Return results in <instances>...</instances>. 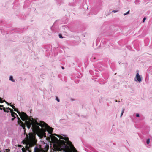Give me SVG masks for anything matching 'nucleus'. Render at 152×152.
Instances as JSON below:
<instances>
[{
  "instance_id": "obj_1",
  "label": "nucleus",
  "mask_w": 152,
  "mask_h": 152,
  "mask_svg": "<svg viewBox=\"0 0 152 152\" xmlns=\"http://www.w3.org/2000/svg\"><path fill=\"white\" fill-rule=\"evenodd\" d=\"M32 120L30 119V121H26L25 124L27 127L29 129L32 125V129L33 131L36 132L37 135L39 137H46L45 131L46 130L43 128L40 129L39 125L42 127H44V125L43 123H45L43 121H41L40 123L37 122V120H34L32 118Z\"/></svg>"
},
{
  "instance_id": "obj_2",
  "label": "nucleus",
  "mask_w": 152,
  "mask_h": 152,
  "mask_svg": "<svg viewBox=\"0 0 152 152\" xmlns=\"http://www.w3.org/2000/svg\"><path fill=\"white\" fill-rule=\"evenodd\" d=\"M66 142L63 140H60L58 146L57 148V150L58 151H61L63 150L65 152H72L70 148L74 147L72 144L71 142L68 140H66Z\"/></svg>"
},
{
  "instance_id": "obj_3",
  "label": "nucleus",
  "mask_w": 152,
  "mask_h": 152,
  "mask_svg": "<svg viewBox=\"0 0 152 152\" xmlns=\"http://www.w3.org/2000/svg\"><path fill=\"white\" fill-rule=\"evenodd\" d=\"M19 114V116L20 117L21 119L23 121H24L25 120H26L25 121H27V120H28V121H31V120L30 119H31L29 118L28 116L24 112H20V113Z\"/></svg>"
},
{
  "instance_id": "obj_4",
  "label": "nucleus",
  "mask_w": 152,
  "mask_h": 152,
  "mask_svg": "<svg viewBox=\"0 0 152 152\" xmlns=\"http://www.w3.org/2000/svg\"><path fill=\"white\" fill-rule=\"evenodd\" d=\"M43 124L44 125V127H45L46 129L48 132V133L50 134H51L53 132V128L49 126L46 123H43Z\"/></svg>"
},
{
  "instance_id": "obj_5",
  "label": "nucleus",
  "mask_w": 152,
  "mask_h": 152,
  "mask_svg": "<svg viewBox=\"0 0 152 152\" xmlns=\"http://www.w3.org/2000/svg\"><path fill=\"white\" fill-rule=\"evenodd\" d=\"M17 118L18 119V123L20 126L22 127L23 129H24L25 127V125L20 119V118L18 116Z\"/></svg>"
},
{
  "instance_id": "obj_6",
  "label": "nucleus",
  "mask_w": 152,
  "mask_h": 152,
  "mask_svg": "<svg viewBox=\"0 0 152 152\" xmlns=\"http://www.w3.org/2000/svg\"><path fill=\"white\" fill-rule=\"evenodd\" d=\"M29 137L31 140H36L35 139V135L33 133L29 134Z\"/></svg>"
},
{
  "instance_id": "obj_7",
  "label": "nucleus",
  "mask_w": 152,
  "mask_h": 152,
  "mask_svg": "<svg viewBox=\"0 0 152 152\" xmlns=\"http://www.w3.org/2000/svg\"><path fill=\"white\" fill-rule=\"evenodd\" d=\"M6 109L10 110V112L11 113V115L12 117H14L15 116V115L17 117H18V115L17 114L13 111L12 109L9 107L6 108Z\"/></svg>"
},
{
  "instance_id": "obj_8",
  "label": "nucleus",
  "mask_w": 152,
  "mask_h": 152,
  "mask_svg": "<svg viewBox=\"0 0 152 152\" xmlns=\"http://www.w3.org/2000/svg\"><path fill=\"white\" fill-rule=\"evenodd\" d=\"M37 140H31L29 144V147L31 148L34 146L36 143Z\"/></svg>"
},
{
  "instance_id": "obj_9",
  "label": "nucleus",
  "mask_w": 152,
  "mask_h": 152,
  "mask_svg": "<svg viewBox=\"0 0 152 152\" xmlns=\"http://www.w3.org/2000/svg\"><path fill=\"white\" fill-rule=\"evenodd\" d=\"M136 80H135L136 81H137L139 82H140L142 80L141 79V77L139 75V73H137L136 74Z\"/></svg>"
},
{
  "instance_id": "obj_10",
  "label": "nucleus",
  "mask_w": 152,
  "mask_h": 152,
  "mask_svg": "<svg viewBox=\"0 0 152 152\" xmlns=\"http://www.w3.org/2000/svg\"><path fill=\"white\" fill-rule=\"evenodd\" d=\"M58 137H59L60 139H63L65 140V141L68 140V137H64L63 136H61L60 135H59Z\"/></svg>"
},
{
  "instance_id": "obj_11",
  "label": "nucleus",
  "mask_w": 152,
  "mask_h": 152,
  "mask_svg": "<svg viewBox=\"0 0 152 152\" xmlns=\"http://www.w3.org/2000/svg\"><path fill=\"white\" fill-rule=\"evenodd\" d=\"M9 80L12 81V82H14L15 80L13 79V77L12 76H10V77Z\"/></svg>"
},
{
  "instance_id": "obj_12",
  "label": "nucleus",
  "mask_w": 152,
  "mask_h": 152,
  "mask_svg": "<svg viewBox=\"0 0 152 152\" xmlns=\"http://www.w3.org/2000/svg\"><path fill=\"white\" fill-rule=\"evenodd\" d=\"M14 109V110L15 111L17 112L18 114H19V113H20V112L17 109H16L15 108Z\"/></svg>"
},
{
  "instance_id": "obj_13",
  "label": "nucleus",
  "mask_w": 152,
  "mask_h": 152,
  "mask_svg": "<svg viewBox=\"0 0 152 152\" xmlns=\"http://www.w3.org/2000/svg\"><path fill=\"white\" fill-rule=\"evenodd\" d=\"M30 148L29 146L28 147L27 145H26L25 146V148L26 150H29Z\"/></svg>"
},
{
  "instance_id": "obj_14",
  "label": "nucleus",
  "mask_w": 152,
  "mask_h": 152,
  "mask_svg": "<svg viewBox=\"0 0 152 152\" xmlns=\"http://www.w3.org/2000/svg\"><path fill=\"white\" fill-rule=\"evenodd\" d=\"M22 151L23 152H26V148H24V147L22 149Z\"/></svg>"
},
{
  "instance_id": "obj_15",
  "label": "nucleus",
  "mask_w": 152,
  "mask_h": 152,
  "mask_svg": "<svg viewBox=\"0 0 152 152\" xmlns=\"http://www.w3.org/2000/svg\"><path fill=\"white\" fill-rule=\"evenodd\" d=\"M124 109H123L121 112V117L123 115V113L124 112Z\"/></svg>"
},
{
  "instance_id": "obj_16",
  "label": "nucleus",
  "mask_w": 152,
  "mask_h": 152,
  "mask_svg": "<svg viewBox=\"0 0 152 152\" xmlns=\"http://www.w3.org/2000/svg\"><path fill=\"white\" fill-rule=\"evenodd\" d=\"M4 101H5V100H2V99L1 98L0 99V102L1 103H3Z\"/></svg>"
},
{
  "instance_id": "obj_17",
  "label": "nucleus",
  "mask_w": 152,
  "mask_h": 152,
  "mask_svg": "<svg viewBox=\"0 0 152 152\" xmlns=\"http://www.w3.org/2000/svg\"><path fill=\"white\" fill-rule=\"evenodd\" d=\"M3 110H4V111L5 112H7V113H8L9 112V110H6V109L4 107H3Z\"/></svg>"
},
{
  "instance_id": "obj_18",
  "label": "nucleus",
  "mask_w": 152,
  "mask_h": 152,
  "mask_svg": "<svg viewBox=\"0 0 152 152\" xmlns=\"http://www.w3.org/2000/svg\"><path fill=\"white\" fill-rule=\"evenodd\" d=\"M10 151V149H6L4 152H9Z\"/></svg>"
},
{
  "instance_id": "obj_19",
  "label": "nucleus",
  "mask_w": 152,
  "mask_h": 152,
  "mask_svg": "<svg viewBox=\"0 0 152 152\" xmlns=\"http://www.w3.org/2000/svg\"><path fill=\"white\" fill-rule=\"evenodd\" d=\"M23 129H24V135L26 134V136H27V134H26V131L25 127V128Z\"/></svg>"
},
{
  "instance_id": "obj_20",
  "label": "nucleus",
  "mask_w": 152,
  "mask_h": 152,
  "mask_svg": "<svg viewBox=\"0 0 152 152\" xmlns=\"http://www.w3.org/2000/svg\"><path fill=\"white\" fill-rule=\"evenodd\" d=\"M146 142L147 144H149L150 143V139H148L147 140Z\"/></svg>"
},
{
  "instance_id": "obj_21",
  "label": "nucleus",
  "mask_w": 152,
  "mask_h": 152,
  "mask_svg": "<svg viewBox=\"0 0 152 152\" xmlns=\"http://www.w3.org/2000/svg\"><path fill=\"white\" fill-rule=\"evenodd\" d=\"M129 10L126 13H124V15H126L127 14H129Z\"/></svg>"
},
{
  "instance_id": "obj_22",
  "label": "nucleus",
  "mask_w": 152,
  "mask_h": 152,
  "mask_svg": "<svg viewBox=\"0 0 152 152\" xmlns=\"http://www.w3.org/2000/svg\"><path fill=\"white\" fill-rule=\"evenodd\" d=\"M129 10L126 13H124V15H126L127 14H129Z\"/></svg>"
},
{
  "instance_id": "obj_23",
  "label": "nucleus",
  "mask_w": 152,
  "mask_h": 152,
  "mask_svg": "<svg viewBox=\"0 0 152 152\" xmlns=\"http://www.w3.org/2000/svg\"><path fill=\"white\" fill-rule=\"evenodd\" d=\"M59 37L60 38H63V37H62V35L61 34H59Z\"/></svg>"
},
{
  "instance_id": "obj_24",
  "label": "nucleus",
  "mask_w": 152,
  "mask_h": 152,
  "mask_svg": "<svg viewBox=\"0 0 152 152\" xmlns=\"http://www.w3.org/2000/svg\"><path fill=\"white\" fill-rule=\"evenodd\" d=\"M1 107L3 108L4 107L3 105H0V110H2V108H1Z\"/></svg>"
},
{
  "instance_id": "obj_25",
  "label": "nucleus",
  "mask_w": 152,
  "mask_h": 152,
  "mask_svg": "<svg viewBox=\"0 0 152 152\" xmlns=\"http://www.w3.org/2000/svg\"><path fill=\"white\" fill-rule=\"evenodd\" d=\"M10 105L12 107V108L13 109L15 108V107L13 105H12L11 104H10Z\"/></svg>"
},
{
  "instance_id": "obj_26",
  "label": "nucleus",
  "mask_w": 152,
  "mask_h": 152,
  "mask_svg": "<svg viewBox=\"0 0 152 152\" xmlns=\"http://www.w3.org/2000/svg\"><path fill=\"white\" fill-rule=\"evenodd\" d=\"M146 18L145 17H144L142 20V22H145V20H146Z\"/></svg>"
},
{
  "instance_id": "obj_27",
  "label": "nucleus",
  "mask_w": 152,
  "mask_h": 152,
  "mask_svg": "<svg viewBox=\"0 0 152 152\" xmlns=\"http://www.w3.org/2000/svg\"><path fill=\"white\" fill-rule=\"evenodd\" d=\"M14 118H12V119H11V120H12V121H13L14 119L16 118V117L15 116H14V117H13Z\"/></svg>"
},
{
  "instance_id": "obj_28",
  "label": "nucleus",
  "mask_w": 152,
  "mask_h": 152,
  "mask_svg": "<svg viewBox=\"0 0 152 152\" xmlns=\"http://www.w3.org/2000/svg\"><path fill=\"white\" fill-rule=\"evenodd\" d=\"M118 11H116V10H113L112 12H114V13H115L116 12Z\"/></svg>"
},
{
  "instance_id": "obj_29",
  "label": "nucleus",
  "mask_w": 152,
  "mask_h": 152,
  "mask_svg": "<svg viewBox=\"0 0 152 152\" xmlns=\"http://www.w3.org/2000/svg\"><path fill=\"white\" fill-rule=\"evenodd\" d=\"M4 102H5L8 105H10V104H10L9 103H8L5 100V101H4Z\"/></svg>"
},
{
  "instance_id": "obj_30",
  "label": "nucleus",
  "mask_w": 152,
  "mask_h": 152,
  "mask_svg": "<svg viewBox=\"0 0 152 152\" xmlns=\"http://www.w3.org/2000/svg\"><path fill=\"white\" fill-rule=\"evenodd\" d=\"M56 99L58 102H59V99L57 97H56Z\"/></svg>"
},
{
  "instance_id": "obj_31",
  "label": "nucleus",
  "mask_w": 152,
  "mask_h": 152,
  "mask_svg": "<svg viewBox=\"0 0 152 152\" xmlns=\"http://www.w3.org/2000/svg\"><path fill=\"white\" fill-rule=\"evenodd\" d=\"M136 116L137 117H138L139 116V115L138 114H137L136 115Z\"/></svg>"
},
{
  "instance_id": "obj_32",
  "label": "nucleus",
  "mask_w": 152,
  "mask_h": 152,
  "mask_svg": "<svg viewBox=\"0 0 152 152\" xmlns=\"http://www.w3.org/2000/svg\"><path fill=\"white\" fill-rule=\"evenodd\" d=\"M54 135H55L56 136H57V137H58V136H59V135H57V134H54Z\"/></svg>"
},
{
  "instance_id": "obj_33",
  "label": "nucleus",
  "mask_w": 152,
  "mask_h": 152,
  "mask_svg": "<svg viewBox=\"0 0 152 152\" xmlns=\"http://www.w3.org/2000/svg\"><path fill=\"white\" fill-rule=\"evenodd\" d=\"M36 149H38V148L36 147H35L34 148V152H35L36 151Z\"/></svg>"
},
{
  "instance_id": "obj_34",
  "label": "nucleus",
  "mask_w": 152,
  "mask_h": 152,
  "mask_svg": "<svg viewBox=\"0 0 152 152\" xmlns=\"http://www.w3.org/2000/svg\"><path fill=\"white\" fill-rule=\"evenodd\" d=\"M54 138H55V139H56V140H58V139H57V138L56 137H54Z\"/></svg>"
},
{
  "instance_id": "obj_35",
  "label": "nucleus",
  "mask_w": 152,
  "mask_h": 152,
  "mask_svg": "<svg viewBox=\"0 0 152 152\" xmlns=\"http://www.w3.org/2000/svg\"><path fill=\"white\" fill-rule=\"evenodd\" d=\"M61 68H62V69H64V67H63V66H62V67H61Z\"/></svg>"
},
{
  "instance_id": "obj_36",
  "label": "nucleus",
  "mask_w": 152,
  "mask_h": 152,
  "mask_svg": "<svg viewBox=\"0 0 152 152\" xmlns=\"http://www.w3.org/2000/svg\"><path fill=\"white\" fill-rule=\"evenodd\" d=\"M29 152H31V151L30 149H29V150H28Z\"/></svg>"
},
{
  "instance_id": "obj_37",
  "label": "nucleus",
  "mask_w": 152,
  "mask_h": 152,
  "mask_svg": "<svg viewBox=\"0 0 152 152\" xmlns=\"http://www.w3.org/2000/svg\"><path fill=\"white\" fill-rule=\"evenodd\" d=\"M18 147H21V145H18Z\"/></svg>"
}]
</instances>
